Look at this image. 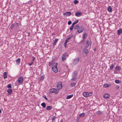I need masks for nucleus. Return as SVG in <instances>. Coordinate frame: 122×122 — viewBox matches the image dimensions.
Masks as SVG:
<instances>
[{
    "label": "nucleus",
    "mask_w": 122,
    "mask_h": 122,
    "mask_svg": "<svg viewBox=\"0 0 122 122\" xmlns=\"http://www.w3.org/2000/svg\"><path fill=\"white\" fill-rule=\"evenodd\" d=\"M91 41L90 39L87 40L86 42V48L88 47L89 46H91Z\"/></svg>",
    "instance_id": "nucleus-4"
},
{
    "label": "nucleus",
    "mask_w": 122,
    "mask_h": 122,
    "mask_svg": "<svg viewBox=\"0 0 122 122\" xmlns=\"http://www.w3.org/2000/svg\"><path fill=\"white\" fill-rule=\"evenodd\" d=\"M121 69L120 67L118 66H117L115 67V70L116 71H118L120 70Z\"/></svg>",
    "instance_id": "nucleus-16"
},
{
    "label": "nucleus",
    "mask_w": 122,
    "mask_h": 122,
    "mask_svg": "<svg viewBox=\"0 0 122 122\" xmlns=\"http://www.w3.org/2000/svg\"><path fill=\"white\" fill-rule=\"evenodd\" d=\"M87 36V34L86 33H85L83 35V39H85L86 38V36Z\"/></svg>",
    "instance_id": "nucleus-27"
},
{
    "label": "nucleus",
    "mask_w": 122,
    "mask_h": 122,
    "mask_svg": "<svg viewBox=\"0 0 122 122\" xmlns=\"http://www.w3.org/2000/svg\"><path fill=\"white\" fill-rule=\"evenodd\" d=\"M111 86V84H110L106 83L103 85V86L105 88H107L110 86Z\"/></svg>",
    "instance_id": "nucleus-10"
},
{
    "label": "nucleus",
    "mask_w": 122,
    "mask_h": 122,
    "mask_svg": "<svg viewBox=\"0 0 122 122\" xmlns=\"http://www.w3.org/2000/svg\"><path fill=\"white\" fill-rule=\"evenodd\" d=\"M107 10L109 12H111L112 11V9L111 8L110 6H109Z\"/></svg>",
    "instance_id": "nucleus-24"
},
{
    "label": "nucleus",
    "mask_w": 122,
    "mask_h": 122,
    "mask_svg": "<svg viewBox=\"0 0 122 122\" xmlns=\"http://www.w3.org/2000/svg\"><path fill=\"white\" fill-rule=\"evenodd\" d=\"M43 97L46 100H48L47 98H46V96H43Z\"/></svg>",
    "instance_id": "nucleus-38"
},
{
    "label": "nucleus",
    "mask_w": 122,
    "mask_h": 122,
    "mask_svg": "<svg viewBox=\"0 0 122 122\" xmlns=\"http://www.w3.org/2000/svg\"><path fill=\"white\" fill-rule=\"evenodd\" d=\"M85 114L84 113H83L80 114L79 116H80V117H81L84 116H85Z\"/></svg>",
    "instance_id": "nucleus-26"
},
{
    "label": "nucleus",
    "mask_w": 122,
    "mask_h": 122,
    "mask_svg": "<svg viewBox=\"0 0 122 122\" xmlns=\"http://www.w3.org/2000/svg\"><path fill=\"white\" fill-rule=\"evenodd\" d=\"M116 89H118L119 88V86H117L116 87Z\"/></svg>",
    "instance_id": "nucleus-44"
},
{
    "label": "nucleus",
    "mask_w": 122,
    "mask_h": 122,
    "mask_svg": "<svg viewBox=\"0 0 122 122\" xmlns=\"http://www.w3.org/2000/svg\"><path fill=\"white\" fill-rule=\"evenodd\" d=\"M71 14V13L70 12H68L64 13L63 15L66 16H69Z\"/></svg>",
    "instance_id": "nucleus-12"
},
{
    "label": "nucleus",
    "mask_w": 122,
    "mask_h": 122,
    "mask_svg": "<svg viewBox=\"0 0 122 122\" xmlns=\"http://www.w3.org/2000/svg\"><path fill=\"white\" fill-rule=\"evenodd\" d=\"M73 27H72V26H71V27L70 28V30H72V29H73Z\"/></svg>",
    "instance_id": "nucleus-41"
},
{
    "label": "nucleus",
    "mask_w": 122,
    "mask_h": 122,
    "mask_svg": "<svg viewBox=\"0 0 122 122\" xmlns=\"http://www.w3.org/2000/svg\"><path fill=\"white\" fill-rule=\"evenodd\" d=\"M69 40L68 39H66L65 41V42L66 43H67L68 41Z\"/></svg>",
    "instance_id": "nucleus-42"
},
{
    "label": "nucleus",
    "mask_w": 122,
    "mask_h": 122,
    "mask_svg": "<svg viewBox=\"0 0 122 122\" xmlns=\"http://www.w3.org/2000/svg\"><path fill=\"white\" fill-rule=\"evenodd\" d=\"M58 40V39H56L55 40L54 42H53V45L54 46H55L56 45V43L57 42V41Z\"/></svg>",
    "instance_id": "nucleus-19"
},
{
    "label": "nucleus",
    "mask_w": 122,
    "mask_h": 122,
    "mask_svg": "<svg viewBox=\"0 0 122 122\" xmlns=\"http://www.w3.org/2000/svg\"><path fill=\"white\" fill-rule=\"evenodd\" d=\"M1 112V111L0 110V113Z\"/></svg>",
    "instance_id": "nucleus-52"
},
{
    "label": "nucleus",
    "mask_w": 122,
    "mask_h": 122,
    "mask_svg": "<svg viewBox=\"0 0 122 122\" xmlns=\"http://www.w3.org/2000/svg\"><path fill=\"white\" fill-rule=\"evenodd\" d=\"M79 58H77L75 59L73 61V64L74 65H76L79 62Z\"/></svg>",
    "instance_id": "nucleus-6"
},
{
    "label": "nucleus",
    "mask_w": 122,
    "mask_h": 122,
    "mask_svg": "<svg viewBox=\"0 0 122 122\" xmlns=\"http://www.w3.org/2000/svg\"><path fill=\"white\" fill-rule=\"evenodd\" d=\"M84 96L85 97H88V93L87 92H84L83 93Z\"/></svg>",
    "instance_id": "nucleus-15"
},
{
    "label": "nucleus",
    "mask_w": 122,
    "mask_h": 122,
    "mask_svg": "<svg viewBox=\"0 0 122 122\" xmlns=\"http://www.w3.org/2000/svg\"><path fill=\"white\" fill-rule=\"evenodd\" d=\"M60 122H63V120L62 119L61 120V121Z\"/></svg>",
    "instance_id": "nucleus-50"
},
{
    "label": "nucleus",
    "mask_w": 122,
    "mask_h": 122,
    "mask_svg": "<svg viewBox=\"0 0 122 122\" xmlns=\"http://www.w3.org/2000/svg\"><path fill=\"white\" fill-rule=\"evenodd\" d=\"M14 24H12V25H11L10 26V27L11 29H13V27H14Z\"/></svg>",
    "instance_id": "nucleus-32"
},
{
    "label": "nucleus",
    "mask_w": 122,
    "mask_h": 122,
    "mask_svg": "<svg viewBox=\"0 0 122 122\" xmlns=\"http://www.w3.org/2000/svg\"><path fill=\"white\" fill-rule=\"evenodd\" d=\"M7 91L8 93V95H10L12 93V90L11 89H9L7 90Z\"/></svg>",
    "instance_id": "nucleus-13"
},
{
    "label": "nucleus",
    "mask_w": 122,
    "mask_h": 122,
    "mask_svg": "<svg viewBox=\"0 0 122 122\" xmlns=\"http://www.w3.org/2000/svg\"><path fill=\"white\" fill-rule=\"evenodd\" d=\"M114 65L113 64H112V65L110 67V69L111 70H112L113 69V68L114 67Z\"/></svg>",
    "instance_id": "nucleus-25"
},
{
    "label": "nucleus",
    "mask_w": 122,
    "mask_h": 122,
    "mask_svg": "<svg viewBox=\"0 0 122 122\" xmlns=\"http://www.w3.org/2000/svg\"><path fill=\"white\" fill-rule=\"evenodd\" d=\"M4 79H5L7 78V73L6 72H5L4 73Z\"/></svg>",
    "instance_id": "nucleus-18"
},
{
    "label": "nucleus",
    "mask_w": 122,
    "mask_h": 122,
    "mask_svg": "<svg viewBox=\"0 0 122 122\" xmlns=\"http://www.w3.org/2000/svg\"><path fill=\"white\" fill-rule=\"evenodd\" d=\"M56 118V117H55V116H53L52 117V120H53L55 119Z\"/></svg>",
    "instance_id": "nucleus-40"
},
{
    "label": "nucleus",
    "mask_w": 122,
    "mask_h": 122,
    "mask_svg": "<svg viewBox=\"0 0 122 122\" xmlns=\"http://www.w3.org/2000/svg\"><path fill=\"white\" fill-rule=\"evenodd\" d=\"M11 85L10 84H9L8 85L7 87L8 88H11Z\"/></svg>",
    "instance_id": "nucleus-35"
},
{
    "label": "nucleus",
    "mask_w": 122,
    "mask_h": 122,
    "mask_svg": "<svg viewBox=\"0 0 122 122\" xmlns=\"http://www.w3.org/2000/svg\"><path fill=\"white\" fill-rule=\"evenodd\" d=\"M115 82L116 83L118 84L120 83V81L118 80H116L115 81Z\"/></svg>",
    "instance_id": "nucleus-28"
},
{
    "label": "nucleus",
    "mask_w": 122,
    "mask_h": 122,
    "mask_svg": "<svg viewBox=\"0 0 122 122\" xmlns=\"http://www.w3.org/2000/svg\"><path fill=\"white\" fill-rule=\"evenodd\" d=\"M67 39H68V40H69V39H70V37H69Z\"/></svg>",
    "instance_id": "nucleus-48"
},
{
    "label": "nucleus",
    "mask_w": 122,
    "mask_h": 122,
    "mask_svg": "<svg viewBox=\"0 0 122 122\" xmlns=\"http://www.w3.org/2000/svg\"><path fill=\"white\" fill-rule=\"evenodd\" d=\"M62 83L61 82H59L57 85V87L59 90L61 89L62 87Z\"/></svg>",
    "instance_id": "nucleus-5"
},
{
    "label": "nucleus",
    "mask_w": 122,
    "mask_h": 122,
    "mask_svg": "<svg viewBox=\"0 0 122 122\" xmlns=\"http://www.w3.org/2000/svg\"><path fill=\"white\" fill-rule=\"evenodd\" d=\"M41 80H43V79H44V76H41Z\"/></svg>",
    "instance_id": "nucleus-46"
},
{
    "label": "nucleus",
    "mask_w": 122,
    "mask_h": 122,
    "mask_svg": "<svg viewBox=\"0 0 122 122\" xmlns=\"http://www.w3.org/2000/svg\"><path fill=\"white\" fill-rule=\"evenodd\" d=\"M71 21H69L68 22V24L69 25H70L71 24Z\"/></svg>",
    "instance_id": "nucleus-39"
},
{
    "label": "nucleus",
    "mask_w": 122,
    "mask_h": 122,
    "mask_svg": "<svg viewBox=\"0 0 122 122\" xmlns=\"http://www.w3.org/2000/svg\"><path fill=\"white\" fill-rule=\"evenodd\" d=\"M92 94V92L88 93V97L91 96Z\"/></svg>",
    "instance_id": "nucleus-29"
},
{
    "label": "nucleus",
    "mask_w": 122,
    "mask_h": 122,
    "mask_svg": "<svg viewBox=\"0 0 122 122\" xmlns=\"http://www.w3.org/2000/svg\"><path fill=\"white\" fill-rule=\"evenodd\" d=\"M110 97V95L108 93H106L103 95L104 97L105 98H109Z\"/></svg>",
    "instance_id": "nucleus-11"
},
{
    "label": "nucleus",
    "mask_w": 122,
    "mask_h": 122,
    "mask_svg": "<svg viewBox=\"0 0 122 122\" xmlns=\"http://www.w3.org/2000/svg\"><path fill=\"white\" fill-rule=\"evenodd\" d=\"M74 29L75 30H77V31L79 33L82 32L84 30V28L82 26H79L78 24H77L75 26Z\"/></svg>",
    "instance_id": "nucleus-1"
},
{
    "label": "nucleus",
    "mask_w": 122,
    "mask_h": 122,
    "mask_svg": "<svg viewBox=\"0 0 122 122\" xmlns=\"http://www.w3.org/2000/svg\"><path fill=\"white\" fill-rule=\"evenodd\" d=\"M75 23H73L72 24V26H71L73 27H74V25H75Z\"/></svg>",
    "instance_id": "nucleus-45"
},
{
    "label": "nucleus",
    "mask_w": 122,
    "mask_h": 122,
    "mask_svg": "<svg viewBox=\"0 0 122 122\" xmlns=\"http://www.w3.org/2000/svg\"><path fill=\"white\" fill-rule=\"evenodd\" d=\"M118 34L120 35V34L122 33V29H121L118 30L117 31Z\"/></svg>",
    "instance_id": "nucleus-17"
},
{
    "label": "nucleus",
    "mask_w": 122,
    "mask_h": 122,
    "mask_svg": "<svg viewBox=\"0 0 122 122\" xmlns=\"http://www.w3.org/2000/svg\"><path fill=\"white\" fill-rule=\"evenodd\" d=\"M81 15L82 13L81 12L76 13L75 14L77 16H80Z\"/></svg>",
    "instance_id": "nucleus-14"
},
{
    "label": "nucleus",
    "mask_w": 122,
    "mask_h": 122,
    "mask_svg": "<svg viewBox=\"0 0 122 122\" xmlns=\"http://www.w3.org/2000/svg\"><path fill=\"white\" fill-rule=\"evenodd\" d=\"M73 96V95H68L66 97L67 99H69L71 98Z\"/></svg>",
    "instance_id": "nucleus-21"
},
{
    "label": "nucleus",
    "mask_w": 122,
    "mask_h": 122,
    "mask_svg": "<svg viewBox=\"0 0 122 122\" xmlns=\"http://www.w3.org/2000/svg\"><path fill=\"white\" fill-rule=\"evenodd\" d=\"M67 55L66 53H65L63 54L62 56V60L63 61H65L66 59Z\"/></svg>",
    "instance_id": "nucleus-8"
},
{
    "label": "nucleus",
    "mask_w": 122,
    "mask_h": 122,
    "mask_svg": "<svg viewBox=\"0 0 122 122\" xmlns=\"http://www.w3.org/2000/svg\"><path fill=\"white\" fill-rule=\"evenodd\" d=\"M88 49H84L83 52V55L85 56L87 55V53L88 52Z\"/></svg>",
    "instance_id": "nucleus-7"
},
{
    "label": "nucleus",
    "mask_w": 122,
    "mask_h": 122,
    "mask_svg": "<svg viewBox=\"0 0 122 122\" xmlns=\"http://www.w3.org/2000/svg\"><path fill=\"white\" fill-rule=\"evenodd\" d=\"M71 80H75V79L74 78H73Z\"/></svg>",
    "instance_id": "nucleus-47"
},
{
    "label": "nucleus",
    "mask_w": 122,
    "mask_h": 122,
    "mask_svg": "<svg viewBox=\"0 0 122 122\" xmlns=\"http://www.w3.org/2000/svg\"><path fill=\"white\" fill-rule=\"evenodd\" d=\"M33 60H33L32 62H31V63H29V66H30L31 65H32V64L33 63Z\"/></svg>",
    "instance_id": "nucleus-36"
},
{
    "label": "nucleus",
    "mask_w": 122,
    "mask_h": 122,
    "mask_svg": "<svg viewBox=\"0 0 122 122\" xmlns=\"http://www.w3.org/2000/svg\"><path fill=\"white\" fill-rule=\"evenodd\" d=\"M52 108V107L51 106H48L46 107V109L47 110H50Z\"/></svg>",
    "instance_id": "nucleus-23"
},
{
    "label": "nucleus",
    "mask_w": 122,
    "mask_h": 122,
    "mask_svg": "<svg viewBox=\"0 0 122 122\" xmlns=\"http://www.w3.org/2000/svg\"><path fill=\"white\" fill-rule=\"evenodd\" d=\"M52 64H53L52 62V61L51 62L49 63V65L50 66H51L52 65Z\"/></svg>",
    "instance_id": "nucleus-34"
},
{
    "label": "nucleus",
    "mask_w": 122,
    "mask_h": 122,
    "mask_svg": "<svg viewBox=\"0 0 122 122\" xmlns=\"http://www.w3.org/2000/svg\"><path fill=\"white\" fill-rule=\"evenodd\" d=\"M76 85V84L74 83H72L71 84V86L72 87H74Z\"/></svg>",
    "instance_id": "nucleus-30"
},
{
    "label": "nucleus",
    "mask_w": 122,
    "mask_h": 122,
    "mask_svg": "<svg viewBox=\"0 0 122 122\" xmlns=\"http://www.w3.org/2000/svg\"><path fill=\"white\" fill-rule=\"evenodd\" d=\"M67 43L65 42L64 43V46L65 47V48L66 47V44Z\"/></svg>",
    "instance_id": "nucleus-43"
},
{
    "label": "nucleus",
    "mask_w": 122,
    "mask_h": 122,
    "mask_svg": "<svg viewBox=\"0 0 122 122\" xmlns=\"http://www.w3.org/2000/svg\"><path fill=\"white\" fill-rule=\"evenodd\" d=\"M16 62L18 63L20 62V58L16 60Z\"/></svg>",
    "instance_id": "nucleus-31"
},
{
    "label": "nucleus",
    "mask_w": 122,
    "mask_h": 122,
    "mask_svg": "<svg viewBox=\"0 0 122 122\" xmlns=\"http://www.w3.org/2000/svg\"><path fill=\"white\" fill-rule=\"evenodd\" d=\"M50 92L51 93H54L57 94L58 92L59 91L55 88H53L50 90Z\"/></svg>",
    "instance_id": "nucleus-3"
},
{
    "label": "nucleus",
    "mask_w": 122,
    "mask_h": 122,
    "mask_svg": "<svg viewBox=\"0 0 122 122\" xmlns=\"http://www.w3.org/2000/svg\"><path fill=\"white\" fill-rule=\"evenodd\" d=\"M57 63H54L52 65V70L55 73H56L58 72V70L57 68Z\"/></svg>",
    "instance_id": "nucleus-2"
},
{
    "label": "nucleus",
    "mask_w": 122,
    "mask_h": 122,
    "mask_svg": "<svg viewBox=\"0 0 122 122\" xmlns=\"http://www.w3.org/2000/svg\"><path fill=\"white\" fill-rule=\"evenodd\" d=\"M41 105L44 108L46 107V104L44 102H43L42 103Z\"/></svg>",
    "instance_id": "nucleus-22"
},
{
    "label": "nucleus",
    "mask_w": 122,
    "mask_h": 122,
    "mask_svg": "<svg viewBox=\"0 0 122 122\" xmlns=\"http://www.w3.org/2000/svg\"><path fill=\"white\" fill-rule=\"evenodd\" d=\"M72 36H69V37H70V38H71V37H72Z\"/></svg>",
    "instance_id": "nucleus-51"
},
{
    "label": "nucleus",
    "mask_w": 122,
    "mask_h": 122,
    "mask_svg": "<svg viewBox=\"0 0 122 122\" xmlns=\"http://www.w3.org/2000/svg\"><path fill=\"white\" fill-rule=\"evenodd\" d=\"M102 111H97V112L96 113L98 115H100L102 114Z\"/></svg>",
    "instance_id": "nucleus-20"
},
{
    "label": "nucleus",
    "mask_w": 122,
    "mask_h": 122,
    "mask_svg": "<svg viewBox=\"0 0 122 122\" xmlns=\"http://www.w3.org/2000/svg\"><path fill=\"white\" fill-rule=\"evenodd\" d=\"M78 2V1L76 0L74 2V3L75 4H77Z\"/></svg>",
    "instance_id": "nucleus-33"
},
{
    "label": "nucleus",
    "mask_w": 122,
    "mask_h": 122,
    "mask_svg": "<svg viewBox=\"0 0 122 122\" xmlns=\"http://www.w3.org/2000/svg\"><path fill=\"white\" fill-rule=\"evenodd\" d=\"M23 81V78L22 77L20 76L18 78L17 82L19 83L22 82Z\"/></svg>",
    "instance_id": "nucleus-9"
},
{
    "label": "nucleus",
    "mask_w": 122,
    "mask_h": 122,
    "mask_svg": "<svg viewBox=\"0 0 122 122\" xmlns=\"http://www.w3.org/2000/svg\"><path fill=\"white\" fill-rule=\"evenodd\" d=\"M67 39H68V40H69V39H70V37H69Z\"/></svg>",
    "instance_id": "nucleus-49"
},
{
    "label": "nucleus",
    "mask_w": 122,
    "mask_h": 122,
    "mask_svg": "<svg viewBox=\"0 0 122 122\" xmlns=\"http://www.w3.org/2000/svg\"><path fill=\"white\" fill-rule=\"evenodd\" d=\"M79 21L78 20H77L76 21L74 22V23H75V24H76Z\"/></svg>",
    "instance_id": "nucleus-37"
}]
</instances>
